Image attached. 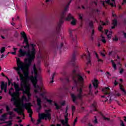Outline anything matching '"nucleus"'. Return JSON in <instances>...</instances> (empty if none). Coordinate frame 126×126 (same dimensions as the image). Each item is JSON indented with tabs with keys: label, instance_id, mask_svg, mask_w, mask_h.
I'll list each match as a JSON object with an SVG mask.
<instances>
[{
	"label": "nucleus",
	"instance_id": "nucleus-1",
	"mask_svg": "<svg viewBox=\"0 0 126 126\" xmlns=\"http://www.w3.org/2000/svg\"><path fill=\"white\" fill-rule=\"evenodd\" d=\"M16 59L17 67H14V69L16 70L18 74L20 76V78L24 77V79L26 80L27 77H29V80L28 81V84H29V81L31 80L33 87H34L35 93H40L41 92V88H40V86H39L37 83L38 82V78L40 81H42V76L40 75V73H41V68H40L39 66L36 67V64H34L33 67L34 76H31L30 77L28 74H24L23 75L20 72V70L22 71L24 70V63L20 61V59L17 57H16Z\"/></svg>",
	"mask_w": 126,
	"mask_h": 126
},
{
	"label": "nucleus",
	"instance_id": "nucleus-2",
	"mask_svg": "<svg viewBox=\"0 0 126 126\" xmlns=\"http://www.w3.org/2000/svg\"><path fill=\"white\" fill-rule=\"evenodd\" d=\"M73 67L74 69L72 70L71 75L75 85L72 88V89H73L74 87H77L78 94L76 96L74 95L73 94H71V96L73 102L75 103V100H77V98L80 99V100H81L82 97L84 96L83 94L82 93V88H83L84 79H83V77H82L81 75L77 73L76 69L78 68V66L76 65V64L74 63H73Z\"/></svg>",
	"mask_w": 126,
	"mask_h": 126
},
{
	"label": "nucleus",
	"instance_id": "nucleus-3",
	"mask_svg": "<svg viewBox=\"0 0 126 126\" xmlns=\"http://www.w3.org/2000/svg\"><path fill=\"white\" fill-rule=\"evenodd\" d=\"M29 80V77H27L26 79L24 77H21L20 78V81L21 82V88L19 87V84L14 83V88L16 92H19L20 91H23V96L22 97V102H24V100H27V98L25 96V94L27 95L29 99H30L31 96V94L29 92L30 90V85L28 84V81Z\"/></svg>",
	"mask_w": 126,
	"mask_h": 126
},
{
	"label": "nucleus",
	"instance_id": "nucleus-4",
	"mask_svg": "<svg viewBox=\"0 0 126 126\" xmlns=\"http://www.w3.org/2000/svg\"><path fill=\"white\" fill-rule=\"evenodd\" d=\"M70 2H71V0H70L64 7V9L62 11L60 19L59 20V22L57 24V26L56 27V32L57 33H59L61 31V27H62V24L64 22V20L66 21H70L71 19L72 21L71 22V25H76V20L73 18V16L71 15V14L69 13L67 17H66V13L67 11L69 9L68 6H69V4H70Z\"/></svg>",
	"mask_w": 126,
	"mask_h": 126
},
{
	"label": "nucleus",
	"instance_id": "nucleus-5",
	"mask_svg": "<svg viewBox=\"0 0 126 126\" xmlns=\"http://www.w3.org/2000/svg\"><path fill=\"white\" fill-rule=\"evenodd\" d=\"M31 52V51H23L22 49H20L19 51L18 57L21 58V57H24L27 55V58H28L25 59V63L27 64L28 66L31 65L32 61L35 59V51H32L31 54L30 53Z\"/></svg>",
	"mask_w": 126,
	"mask_h": 126
},
{
	"label": "nucleus",
	"instance_id": "nucleus-6",
	"mask_svg": "<svg viewBox=\"0 0 126 126\" xmlns=\"http://www.w3.org/2000/svg\"><path fill=\"white\" fill-rule=\"evenodd\" d=\"M21 35H22L23 38H24V42H25L26 44L25 46H23L22 47V48L24 47V50L23 51H26V52L31 51L30 50V47L29 45V43L28 41V39L27 38V35H26V33H25V32H21Z\"/></svg>",
	"mask_w": 126,
	"mask_h": 126
},
{
	"label": "nucleus",
	"instance_id": "nucleus-7",
	"mask_svg": "<svg viewBox=\"0 0 126 126\" xmlns=\"http://www.w3.org/2000/svg\"><path fill=\"white\" fill-rule=\"evenodd\" d=\"M14 90L13 88H11L10 90H9V94L12 96V98L11 99V102H13V105L15 106L17 105V102H16V97H15V94H12V92H13V91Z\"/></svg>",
	"mask_w": 126,
	"mask_h": 126
},
{
	"label": "nucleus",
	"instance_id": "nucleus-8",
	"mask_svg": "<svg viewBox=\"0 0 126 126\" xmlns=\"http://www.w3.org/2000/svg\"><path fill=\"white\" fill-rule=\"evenodd\" d=\"M50 112H51V109L45 110V113L40 114V115H42V117L44 118V120H46V121H47V120H49V121L52 120Z\"/></svg>",
	"mask_w": 126,
	"mask_h": 126
},
{
	"label": "nucleus",
	"instance_id": "nucleus-9",
	"mask_svg": "<svg viewBox=\"0 0 126 126\" xmlns=\"http://www.w3.org/2000/svg\"><path fill=\"white\" fill-rule=\"evenodd\" d=\"M32 106L31 105V103H24L23 101H22L21 103V108L20 109H21V111H22V113L23 114V112H24V110H28V107H31Z\"/></svg>",
	"mask_w": 126,
	"mask_h": 126
},
{
	"label": "nucleus",
	"instance_id": "nucleus-10",
	"mask_svg": "<svg viewBox=\"0 0 126 126\" xmlns=\"http://www.w3.org/2000/svg\"><path fill=\"white\" fill-rule=\"evenodd\" d=\"M86 57L87 59V65H89V64H91V57L90 56V53L89 51H87L86 55H84Z\"/></svg>",
	"mask_w": 126,
	"mask_h": 126
},
{
	"label": "nucleus",
	"instance_id": "nucleus-11",
	"mask_svg": "<svg viewBox=\"0 0 126 126\" xmlns=\"http://www.w3.org/2000/svg\"><path fill=\"white\" fill-rule=\"evenodd\" d=\"M65 105V101H63L61 104V106L59 105L57 102L54 103V106H56L55 109L56 110H57V111H59V110H62V106H64Z\"/></svg>",
	"mask_w": 126,
	"mask_h": 126
},
{
	"label": "nucleus",
	"instance_id": "nucleus-12",
	"mask_svg": "<svg viewBox=\"0 0 126 126\" xmlns=\"http://www.w3.org/2000/svg\"><path fill=\"white\" fill-rule=\"evenodd\" d=\"M0 87L1 90H4V92L6 93V92L7 91V85L4 84V82H2Z\"/></svg>",
	"mask_w": 126,
	"mask_h": 126
},
{
	"label": "nucleus",
	"instance_id": "nucleus-13",
	"mask_svg": "<svg viewBox=\"0 0 126 126\" xmlns=\"http://www.w3.org/2000/svg\"><path fill=\"white\" fill-rule=\"evenodd\" d=\"M110 88L109 87H105L104 88L102 89V91L103 92L104 94L105 95H109V96H110V94L109 91H110Z\"/></svg>",
	"mask_w": 126,
	"mask_h": 126
},
{
	"label": "nucleus",
	"instance_id": "nucleus-14",
	"mask_svg": "<svg viewBox=\"0 0 126 126\" xmlns=\"http://www.w3.org/2000/svg\"><path fill=\"white\" fill-rule=\"evenodd\" d=\"M69 32L70 38H72L73 42H76V38H77L76 35H75L74 36H73V35H72V31H71V30H69Z\"/></svg>",
	"mask_w": 126,
	"mask_h": 126
},
{
	"label": "nucleus",
	"instance_id": "nucleus-15",
	"mask_svg": "<svg viewBox=\"0 0 126 126\" xmlns=\"http://www.w3.org/2000/svg\"><path fill=\"white\" fill-rule=\"evenodd\" d=\"M13 110L15 112H16L18 114V115H23V116L24 117L23 119H24V117H25L24 114L22 113V112L21 111V110L20 109H19L17 108H14Z\"/></svg>",
	"mask_w": 126,
	"mask_h": 126
},
{
	"label": "nucleus",
	"instance_id": "nucleus-16",
	"mask_svg": "<svg viewBox=\"0 0 126 126\" xmlns=\"http://www.w3.org/2000/svg\"><path fill=\"white\" fill-rule=\"evenodd\" d=\"M7 114H4L0 117L1 122H4L7 119Z\"/></svg>",
	"mask_w": 126,
	"mask_h": 126
},
{
	"label": "nucleus",
	"instance_id": "nucleus-17",
	"mask_svg": "<svg viewBox=\"0 0 126 126\" xmlns=\"http://www.w3.org/2000/svg\"><path fill=\"white\" fill-rule=\"evenodd\" d=\"M35 98H36V102L37 106H41V104H42V100L41 98H39L38 96H35Z\"/></svg>",
	"mask_w": 126,
	"mask_h": 126
},
{
	"label": "nucleus",
	"instance_id": "nucleus-18",
	"mask_svg": "<svg viewBox=\"0 0 126 126\" xmlns=\"http://www.w3.org/2000/svg\"><path fill=\"white\" fill-rule=\"evenodd\" d=\"M98 80H97L96 79H94V82H93V84L95 89H96L98 88Z\"/></svg>",
	"mask_w": 126,
	"mask_h": 126
},
{
	"label": "nucleus",
	"instance_id": "nucleus-19",
	"mask_svg": "<svg viewBox=\"0 0 126 126\" xmlns=\"http://www.w3.org/2000/svg\"><path fill=\"white\" fill-rule=\"evenodd\" d=\"M39 119L37 120V125H39L41 123V120H44V117H43V114H38Z\"/></svg>",
	"mask_w": 126,
	"mask_h": 126
},
{
	"label": "nucleus",
	"instance_id": "nucleus-20",
	"mask_svg": "<svg viewBox=\"0 0 126 126\" xmlns=\"http://www.w3.org/2000/svg\"><path fill=\"white\" fill-rule=\"evenodd\" d=\"M76 60V54L74 53L72 55V58L71 59V63H74Z\"/></svg>",
	"mask_w": 126,
	"mask_h": 126
},
{
	"label": "nucleus",
	"instance_id": "nucleus-21",
	"mask_svg": "<svg viewBox=\"0 0 126 126\" xmlns=\"http://www.w3.org/2000/svg\"><path fill=\"white\" fill-rule=\"evenodd\" d=\"M112 3L110 2V0H106L105 2L111 5V6L114 7V3H115V0H111Z\"/></svg>",
	"mask_w": 126,
	"mask_h": 126
},
{
	"label": "nucleus",
	"instance_id": "nucleus-22",
	"mask_svg": "<svg viewBox=\"0 0 126 126\" xmlns=\"http://www.w3.org/2000/svg\"><path fill=\"white\" fill-rule=\"evenodd\" d=\"M68 122V119H65V121L64 120H62L61 121V123L62 124V125H63V126H66V125H67V123Z\"/></svg>",
	"mask_w": 126,
	"mask_h": 126
},
{
	"label": "nucleus",
	"instance_id": "nucleus-23",
	"mask_svg": "<svg viewBox=\"0 0 126 126\" xmlns=\"http://www.w3.org/2000/svg\"><path fill=\"white\" fill-rule=\"evenodd\" d=\"M120 89L121 90V91H123V92L124 93V95L126 96V90L124 89V86H123L121 84H120Z\"/></svg>",
	"mask_w": 126,
	"mask_h": 126
},
{
	"label": "nucleus",
	"instance_id": "nucleus-24",
	"mask_svg": "<svg viewBox=\"0 0 126 126\" xmlns=\"http://www.w3.org/2000/svg\"><path fill=\"white\" fill-rule=\"evenodd\" d=\"M11 122H12V120L4 122L2 123V124H7L6 125L7 126H12V123H11Z\"/></svg>",
	"mask_w": 126,
	"mask_h": 126
},
{
	"label": "nucleus",
	"instance_id": "nucleus-25",
	"mask_svg": "<svg viewBox=\"0 0 126 126\" xmlns=\"http://www.w3.org/2000/svg\"><path fill=\"white\" fill-rule=\"evenodd\" d=\"M94 4V5H97V3L95 1H93L92 3H90V6H88L87 8L88 9V8H90V9H91L92 10V5Z\"/></svg>",
	"mask_w": 126,
	"mask_h": 126
},
{
	"label": "nucleus",
	"instance_id": "nucleus-26",
	"mask_svg": "<svg viewBox=\"0 0 126 126\" xmlns=\"http://www.w3.org/2000/svg\"><path fill=\"white\" fill-rule=\"evenodd\" d=\"M31 106H28V109H26L28 111V113L29 114H33V111H32V109H31Z\"/></svg>",
	"mask_w": 126,
	"mask_h": 126
},
{
	"label": "nucleus",
	"instance_id": "nucleus-27",
	"mask_svg": "<svg viewBox=\"0 0 126 126\" xmlns=\"http://www.w3.org/2000/svg\"><path fill=\"white\" fill-rule=\"evenodd\" d=\"M94 54L96 56V58L97 59V62H100L101 63H103V60H102V59H99V56H98V54H97V53L94 52Z\"/></svg>",
	"mask_w": 126,
	"mask_h": 126
},
{
	"label": "nucleus",
	"instance_id": "nucleus-28",
	"mask_svg": "<svg viewBox=\"0 0 126 126\" xmlns=\"http://www.w3.org/2000/svg\"><path fill=\"white\" fill-rule=\"evenodd\" d=\"M57 45V49L59 50V49H62L63 46V43H61L60 45H58V43H56Z\"/></svg>",
	"mask_w": 126,
	"mask_h": 126
},
{
	"label": "nucleus",
	"instance_id": "nucleus-29",
	"mask_svg": "<svg viewBox=\"0 0 126 126\" xmlns=\"http://www.w3.org/2000/svg\"><path fill=\"white\" fill-rule=\"evenodd\" d=\"M89 26H90V27H91L92 29H93L94 27V25L92 21L90 22V23H89Z\"/></svg>",
	"mask_w": 126,
	"mask_h": 126
},
{
	"label": "nucleus",
	"instance_id": "nucleus-30",
	"mask_svg": "<svg viewBox=\"0 0 126 126\" xmlns=\"http://www.w3.org/2000/svg\"><path fill=\"white\" fill-rule=\"evenodd\" d=\"M39 86L41 89V92H42V91L43 90V89H44V87H43V83H42V81H40V84ZM41 92L37 93H41Z\"/></svg>",
	"mask_w": 126,
	"mask_h": 126
},
{
	"label": "nucleus",
	"instance_id": "nucleus-31",
	"mask_svg": "<svg viewBox=\"0 0 126 126\" xmlns=\"http://www.w3.org/2000/svg\"><path fill=\"white\" fill-rule=\"evenodd\" d=\"M112 24L114 26H117V25L118 24V21H117L116 19L113 20Z\"/></svg>",
	"mask_w": 126,
	"mask_h": 126
},
{
	"label": "nucleus",
	"instance_id": "nucleus-32",
	"mask_svg": "<svg viewBox=\"0 0 126 126\" xmlns=\"http://www.w3.org/2000/svg\"><path fill=\"white\" fill-rule=\"evenodd\" d=\"M111 63H112V66L114 69H117V65L115 64V62H114V60L111 61Z\"/></svg>",
	"mask_w": 126,
	"mask_h": 126
},
{
	"label": "nucleus",
	"instance_id": "nucleus-33",
	"mask_svg": "<svg viewBox=\"0 0 126 126\" xmlns=\"http://www.w3.org/2000/svg\"><path fill=\"white\" fill-rule=\"evenodd\" d=\"M87 121V115L85 116L84 117L82 120V123H86Z\"/></svg>",
	"mask_w": 126,
	"mask_h": 126
},
{
	"label": "nucleus",
	"instance_id": "nucleus-34",
	"mask_svg": "<svg viewBox=\"0 0 126 126\" xmlns=\"http://www.w3.org/2000/svg\"><path fill=\"white\" fill-rule=\"evenodd\" d=\"M4 52H5V47H3L0 50V54H3Z\"/></svg>",
	"mask_w": 126,
	"mask_h": 126
},
{
	"label": "nucleus",
	"instance_id": "nucleus-35",
	"mask_svg": "<svg viewBox=\"0 0 126 126\" xmlns=\"http://www.w3.org/2000/svg\"><path fill=\"white\" fill-rule=\"evenodd\" d=\"M55 75H56V72H54L53 74V75L52 76V81L50 82V83H53V82H54V78H55Z\"/></svg>",
	"mask_w": 126,
	"mask_h": 126
},
{
	"label": "nucleus",
	"instance_id": "nucleus-36",
	"mask_svg": "<svg viewBox=\"0 0 126 126\" xmlns=\"http://www.w3.org/2000/svg\"><path fill=\"white\" fill-rule=\"evenodd\" d=\"M7 115H9L10 116H12V115H15L14 113H13V112L11 111H8L7 112Z\"/></svg>",
	"mask_w": 126,
	"mask_h": 126
},
{
	"label": "nucleus",
	"instance_id": "nucleus-37",
	"mask_svg": "<svg viewBox=\"0 0 126 126\" xmlns=\"http://www.w3.org/2000/svg\"><path fill=\"white\" fill-rule=\"evenodd\" d=\"M75 110H76V109L75 108V106L72 105V112H73V113L75 112Z\"/></svg>",
	"mask_w": 126,
	"mask_h": 126
},
{
	"label": "nucleus",
	"instance_id": "nucleus-38",
	"mask_svg": "<svg viewBox=\"0 0 126 126\" xmlns=\"http://www.w3.org/2000/svg\"><path fill=\"white\" fill-rule=\"evenodd\" d=\"M111 36H112V31H110V32H109V34L107 35V37L109 39H110Z\"/></svg>",
	"mask_w": 126,
	"mask_h": 126
},
{
	"label": "nucleus",
	"instance_id": "nucleus-39",
	"mask_svg": "<svg viewBox=\"0 0 126 126\" xmlns=\"http://www.w3.org/2000/svg\"><path fill=\"white\" fill-rule=\"evenodd\" d=\"M14 117H15V114H13L12 115H10L9 117V120H12Z\"/></svg>",
	"mask_w": 126,
	"mask_h": 126
},
{
	"label": "nucleus",
	"instance_id": "nucleus-40",
	"mask_svg": "<svg viewBox=\"0 0 126 126\" xmlns=\"http://www.w3.org/2000/svg\"><path fill=\"white\" fill-rule=\"evenodd\" d=\"M103 120H104V121H107L108 122H109V121H110V118H107L104 116L103 117Z\"/></svg>",
	"mask_w": 126,
	"mask_h": 126
},
{
	"label": "nucleus",
	"instance_id": "nucleus-41",
	"mask_svg": "<svg viewBox=\"0 0 126 126\" xmlns=\"http://www.w3.org/2000/svg\"><path fill=\"white\" fill-rule=\"evenodd\" d=\"M93 107H94V108H96L97 107V104H96V103H94L93 104ZM94 111H96V109H94Z\"/></svg>",
	"mask_w": 126,
	"mask_h": 126
},
{
	"label": "nucleus",
	"instance_id": "nucleus-42",
	"mask_svg": "<svg viewBox=\"0 0 126 126\" xmlns=\"http://www.w3.org/2000/svg\"><path fill=\"white\" fill-rule=\"evenodd\" d=\"M42 108V105H38V108L37 109V111L39 113L40 111L41 110V109Z\"/></svg>",
	"mask_w": 126,
	"mask_h": 126
},
{
	"label": "nucleus",
	"instance_id": "nucleus-43",
	"mask_svg": "<svg viewBox=\"0 0 126 126\" xmlns=\"http://www.w3.org/2000/svg\"><path fill=\"white\" fill-rule=\"evenodd\" d=\"M79 19H81V20H82L83 15L82 14H78Z\"/></svg>",
	"mask_w": 126,
	"mask_h": 126
},
{
	"label": "nucleus",
	"instance_id": "nucleus-44",
	"mask_svg": "<svg viewBox=\"0 0 126 126\" xmlns=\"http://www.w3.org/2000/svg\"><path fill=\"white\" fill-rule=\"evenodd\" d=\"M94 33H95V32L94 31V30H92V36H91L92 40H93V39H94L93 35H94Z\"/></svg>",
	"mask_w": 126,
	"mask_h": 126
},
{
	"label": "nucleus",
	"instance_id": "nucleus-45",
	"mask_svg": "<svg viewBox=\"0 0 126 126\" xmlns=\"http://www.w3.org/2000/svg\"><path fill=\"white\" fill-rule=\"evenodd\" d=\"M18 35H19L18 32H15V34L14 35V37H15L16 38H17V37H18Z\"/></svg>",
	"mask_w": 126,
	"mask_h": 126
},
{
	"label": "nucleus",
	"instance_id": "nucleus-46",
	"mask_svg": "<svg viewBox=\"0 0 126 126\" xmlns=\"http://www.w3.org/2000/svg\"><path fill=\"white\" fill-rule=\"evenodd\" d=\"M92 85H91V84H90V85H89V89H90V92H89V95H91V87H92Z\"/></svg>",
	"mask_w": 126,
	"mask_h": 126
},
{
	"label": "nucleus",
	"instance_id": "nucleus-47",
	"mask_svg": "<svg viewBox=\"0 0 126 126\" xmlns=\"http://www.w3.org/2000/svg\"><path fill=\"white\" fill-rule=\"evenodd\" d=\"M95 120L94 121V124H98V121L97 120V119L96 118V116H94Z\"/></svg>",
	"mask_w": 126,
	"mask_h": 126
},
{
	"label": "nucleus",
	"instance_id": "nucleus-48",
	"mask_svg": "<svg viewBox=\"0 0 126 126\" xmlns=\"http://www.w3.org/2000/svg\"><path fill=\"white\" fill-rule=\"evenodd\" d=\"M114 96H117L118 97H120V96H121V94L119 93H115L114 94Z\"/></svg>",
	"mask_w": 126,
	"mask_h": 126
},
{
	"label": "nucleus",
	"instance_id": "nucleus-49",
	"mask_svg": "<svg viewBox=\"0 0 126 126\" xmlns=\"http://www.w3.org/2000/svg\"><path fill=\"white\" fill-rule=\"evenodd\" d=\"M10 110V109L9 108V107L7 106H6V111L7 112V113H8V112H9V110Z\"/></svg>",
	"mask_w": 126,
	"mask_h": 126
},
{
	"label": "nucleus",
	"instance_id": "nucleus-50",
	"mask_svg": "<svg viewBox=\"0 0 126 126\" xmlns=\"http://www.w3.org/2000/svg\"><path fill=\"white\" fill-rule=\"evenodd\" d=\"M67 117H68V113L67 112H65V119H68L67 118Z\"/></svg>",
	"mask_w": 126,
	"mask_h": 126
},
{
	"label": "nucleus",
	"instance_id": "nucleus-51",
	"mask_svg": "<svg viewBox=\"0 0 126 126\" xmlns=\"http://www.w3.org/2000/svg\"><path fill=\"white\" fill-rule=\"evenodd\" d=\"M46 101L48 103H50V104H51L52 103H53V100H52L51 99H47V100H46Z\"/></svg>",
	"mask_w": 126,
	"mask_h": 126
},
{
	"label": "nucleus",
	"instance_id": "nucleus-52",
	"mask_svg": "<svg viewBox=\"0 0 126 126\" xmlns=\"http://www.w3.org/2000/svg\"><path fill=\"white\" fill-rule=\"evenodd\" d=\"M31 46L33 48L32 50H33V51H32V52H34V48H35L36 45L35 44H31Z\"/></svg>",
	"mask_w": 126,
	"mask_h": 126
},
{
	"label": "nucleus",
	"instance_id": "nucleus-53",
	"mask_svg": "<svg viewBox=\"0 0 126 126\" xmlns=\"http://www.w3.org/2000/svg\"><path fill=\"white\" fill-rule=\"evenodd\" d=\"M8 79V85H10L11 83V81H10V80H9V79L8 78H7Z\"/></svg>",
	"mask_w": 126,
	"mask_h": 126
},
{
	"label": "nucleus",
	"instance_id": "nucleus-54",
	"mask_svg": "<svg viewBox=\"0 0 126 126\" xmlns=\"http://www.w3.org/2000/svg\"><path fill=\"white\" fill-rule=\"evenodd\" d=\"M102 26L99 25V27H98V30L99 31H101V30H102Z\"/></svg>",
	"mask_w": 126,
	"mask_h": 126
},
{
	"label": "nucleus",
	"instance_id": "nucleus-55",
	"mask_svg": "<svg viewBox=\"0 0 126 126\" xmlns=\"http://www.w3.org/2000/svg\"><path fill=\"white\" fill-rule=\"evenodd\" d=\"M101 3L102 4V5H103V6L104 7H105L106 6H105V1H101Z\"/></svg>",
	"mask_w": 126,
	"mask_h": 126
},
{
	"label": "nucleus",
	"instance_id": "nucleus-56",
	"mask_svg": "<svg viewBox=\"0 0 126 126\" xmlns=\"http://www.w3.org/2000/svg\"><path fill=\"white\" fill-rule=\"evenodd\" d=\"M123 72H124V69L122 68L120 71V74H122V73H123Z\"/></svg>",
	"mask_w": 126,
	"mask_h": 126
},
{
	"label": "nucleus",
	"instance_id": "nucleus-57",
	"mask_svg": "<svg viewBox=\"0 0 126 126\" xmlns=\"http://www.w3.org/2000/svg\"><path fill=\"white\" fill-rule=\"evenodd\" d=\"M100 55L101 56H102V57H106V55L105 54H104L102 52H100Z\"/></svg>",
	"mask_w": 126,
	"mask_h": 126
},
{
	"label": "nucleus",
	"instance_id": "nucleus-58",
	"mask_svg": "<svg viewBox=\"0 0 126 126\" xmlns=\"http://www.w3.org/2000/svg\"><path fill=\"white\" fill-rule=\"evenodd\" d=\"M10 53L12 54V55H16V51L11 52Z\"/></svg>",
	"mask_w": 126,
	"mask_h": 126
},
{
	"label": "nucleus",
	"instance_id": "nucleus-59",
	"mask_svg": "<svg viewBox=\"0 0 126 126\" xmlns=\"http://www.w3.org/2000/svg\"><path fill=\"white\" fill-rule=\"evenodd\" d=\"M117 84H118V82H117V80H115L114 81V85H115V86H116V85H117Z\"/></svg>",
	"mask_w": 126,
	"mask_h": 126
},
{
	"label": "nucleus",
	"instance_id": "nucleus-60",
	"mask_svg": "<svg viewBox=\"0 0 126 126\" xmlns=\"http://www.w3.org/2000/svg\"><path fill=\"white\" fill-rule=\"evenodd\" d=\"M102 42L104 44L106 43V40L105 39H103L101 40Z\"/></svg>",
	"mask_w": 126,
	"mask_h": 126
},
{
	"label": "nucleus",
	"instance_id": "nucleus-61",
	"mask_svg": "<svg viewBox=\"0 0 126 126\" xmlns=\"http://www.w3.org/2000/svg\"><path fill=\"white\" fill-rule=\"evenodd\" d=\"M112 16L113 17H117V15L114 14V13H112Z\"/></svg>",
	"mask_w": 126,
	"mask_h": 126
},
{
	"label": "nucleus",
	"instance_id": "nucleus-62",
	"mask_svg": "<svg viewBox=\"0 0 126 126\" xmlns=\"http://www.w3.org/2000/svg\"><path fill=\"white\" fill-rule=\"evenodd\" d=\"M113 40L114 41H116L117 42V41H118L119 39L117 37H115V38H113Z\"/></svg>",
	"mask_w": 126,
	"mask_h": 126
},
{
	"label": "nucleus",
	"instance_id": "nucleus-63",
	"mask_svg": "<svg viewBox=\"0 0 126 126\" xmlns=\"http://www.w3.org/2000/svg\"><path fill=\"white\" fill-rule=\"evenodd\" d=\"M100 23L101 24V25H106V23H105L102 21H100Z\"/></svg>",
	"mask_w": 126,
	"mask_h": 126
},
{
	"label": "nucleus",
	"instance_id": "nucleus-64",
	"mask_svg": "<svg viewBox=\"0 0 126 126\" xmlns=\"http://www.w3.org/2000/svg\"><path fill=\"white\" fill-rule=\"evenodd\" d=\"M121 122H122L121 126H125V124L124 123V122L123 121H121Z\"/></svg>",
	"mask_w": 126,
	"mask_h": 126
}]
</instances>
